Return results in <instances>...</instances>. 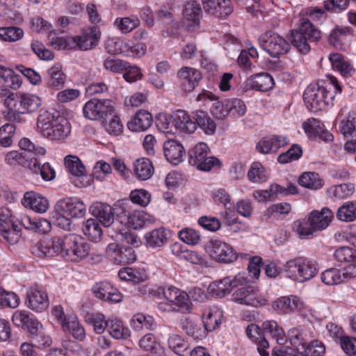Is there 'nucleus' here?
I'll use <instances>...</instances> for the list:
<instances>
[{
	"label": "nucleus",
	"mask_w": 356,
	"mask_h": 356,
	"mask_svg": "<svg viewBox=\"0 0 356 356\" xmlns=\"http://www.w3.org/2000/svg\"><path fill=\"white\" fill-rule=\"evenodd\" d=\"M289 143V139L283 136H272L263 138L257 144V149L262 154L277 152Z\"/></svg>",
	"instance_id": "nucleus-25"
},
{
	"label": "nucleus",
	"mask_w": 356,
	"mask_h": 356,
	"mask_svg": "<svg viewBox=\"0 0 356 356\" xmlns=\"http://www.w3.org/2000/svg\"><path fill=\"white\" fill-rule=\"evenodd\" d=\"M321 32L306 17L300 19L298 30L291 31V42L298 51L307 54L311 49L309 43L318 41Z\"/></svg>",
	"instance_id": "nucleus-4"
},
{
	"label": "nucleus",
	"mask_w": 356,
	"mask_h": 356,
	"mask_svg": "<svg viewBox=\"0 0 356 356\" xmlns=\"http://www.w3.org/2000/svg\"><path fill=\"white\" fill-rule=\"evenodd\" d=\"M19 146L22 152L11 151L6 154L5 161L8 165H19L29 169L35 156H43L46 153L44 147L36 146L26 138L19 140Z\"/></svg>",
	"instance_id": "nucleus-5"
},
{
	"label": "nucleus",
	"mask_w": 356,
	"mask_h": 356,
	"mask_svg": "<svg viewBox=\"0 0 356 356\" xmlns=\"http://www.w3.org/2000/svg\"><path fill=\"white\" fill-rule=\"evenodd\" d=\"M108 330L116 339H126L130 335V330L124 327L122 321L117 318L108 319Z\"/></svg>",
	"instance_id": "nucleus-48"
},
{
	"label": "nucleus",
	"mask_w": 356,
	"mask_h": 356,
	"mask_svg": "<svg viewBox=\"0 0 356 356\" xmlns=\"http://www.w3.org/2000/svg\"><path fill=\"white\" fill-rule=\"evenodd\" d=\"M174 126L184 133H193L196 130L195 123L188 113L182 110L177 111L173 115Z\"/></svg>",
	"instance_id": "nucleus-34"
},
{
	"label": "nucleus",
	"mask_w": 356,
	"mask_h": 356,
	"mask_svg": "<svg viewBox=\"0 0 356 356\" xmlns=\"http://www.w3.org/2000/svg\"><path fill=\"white\" fill-rule=\"evenodd\" d=\"M302 305L300 299L296 296H282L275 300L273 308L280 314H290L296 311Z\"/></svg>",
	"instance_id": "nucleus-29"
},
{
	"label": "nucleus",
	"mask_w": 356,
	"mask_h": 356,
	"mask_svg": "<svg viewBox=\"0 0 356 356\" xmlns=\"http://www.w3.org/2000/svg\"><path fill=\"white\" fill-rule=\"evenodd\" d=\"M65 165L68 171L76 177H81L85 175V166L79 157L68 155L65 158Z\"/></svg>",
	"instance_id": "nucleus-55"
},
{
	"label": "nucleus",
	"mask_w": 356,
	"mask_h": 356,
	"mask_svg": "<svg viewBox=\"0 0 356 356\" xmlns=\"http://www.w3.org/2000/svg\"><path fill=\"white\" fill-rule=\"evenodd\" d=\"M229 284H230L229 277H225L221 280L216 281L210 284L208 287V291L214 297L223 298L231 291V288H229Z\"/></svg>",
	"instance_id": "nucleus-54"
},
{
	"label": "nucleus",
	"mask_w": 356,
	"mask_h": 356,
	"mask_svg": "<svg viewBox=\"0 0 356 356\" xmlns=\"http://www.w3.org/2000/svg\"><path fill=\"white\" fill-rule=\"evenodd\" d=\"M37 127L40 133L50 140H63L71 133L69 120L58 113H41L38 117Z\"/></svg>",
	"instance_id": "nucleus-2"
},
{
	"label": "nucleus",
	"mask_w": 356,
	"mask_h": 356,
	"mask_svg": "<svg viewBox=\"0 0 356 356\" xmlns=\"http://www.w3.org/2000/svg\"><path fill=\"white\" fill-rule=\"evenodd\" d=\"M209 147L204 143H200L188 151V163L199 170L209 171L213 167L220 168V161L214 156H208Z\"/></svg>",
	"instance_id": "nucleus-8"
},
{
	"label": "nucleus",
	"mask_w": 356,
	"mask_h": 356,
	"mask_svg": "<svg viewBox=\"0 0 356 356\" xmlns=\"http://www.w3.org/2000/svg\"><path fill=\"white\" fill-rule=\"evenodd\" d=\"M63 328L78 340L82 341L86 337L85 330L76 317H69L67 321L63 323Z\"/></svg>",
	"instance_id": "nucleus-51"
},
{
	"label": "nucleus",
	"mask_w": 356,
	"mask_h": 356,
	"mask_svg": "<svg viewBox=\"0 0 356 356\" xmlns=\"http://www.w3.org/2000/svg\"><path fill=\"white\" fill-rule=\"evenodd\" d=\"M301 356H324L325 346L324 343L317 339H312L306 346L298 348Z\"/></svg>",
	"instance_id": "nucleus-42"
},
{
	"label": "nucleus",
	"mask_w": 356,
	"mask_h": 356,
	"mask_svg": "<svg viewBox=\"0 0 356 356\" xmlns=\"http://www.w3.org/2000/svg\"><path fill=\"white\" fill-rule=\"evenodd\" d=\"M55 205L60 213L72 218H83L86 213V206L77 198H64L58 200Z\"/></svg>",
	"instance_id": "nucleus-16"
},
{
	"label": "nucleus",
	"mask_w": 356,
	"mask_h": 356,
	"mask_svg": "<svg viewBox=\"0 0 356 356\" xmlns=\"http://www.w3.org/2000/svg\"><path fill=\"white\" fill-rule=\"evenodd\" d=\"M163 152L166 159L173 165H178L183 161L185 149L182 145L174 140H169L163 144Z\"/></svg>",
	"instance_id": "nucleus-27"
},
{
	"label": "nucleus",
	"mask_w": 356,
	"mask_h": 356,
	"mask_svg": "<svg viewBox=\"0 0 356 356\" xmlns=\"http://www.w3.org/2000/svg\"><path fill=\"white\" fill-rule=\"evenodd\" d=\"M4 104L8 111L4 112L5 118L10 122H25L24 115L36 111L41 105V99L31 94L12 92L8 95Z\"/></svg>",
	"instance_id": "nucleus-1"
},
{
	"label": "nucleus",
	"mask_w": 356,
	"mask_h": 356,
	"mask_svg": "<svg viewBox=\"0 0 356 356\" xmlns=\"http://www.w3.org/2000/svg\"><path fill=\"white\" fill-rule=\"evenodd\" d=\"M0 82L6 87L17 89L22 84V81L18 74L10 69L0 65Z\"/></svg>",
	"instance_id": "nucleus-41"
},
{
	"label": "nucleus",
	"mask_w": 356,
	"mask_h": 356,
	"mask_svg": "<svg viewBox=\"0 0 356 356\" xmlns=\"http://www.w3.org/2000/svg\"><path fill=\"white\" fill-rule=\"evenodd\" d=\"M140 347L149 352L153 356H165V350L161 344L156 342L153 334H145L139 341Z\"/></svg>",
	"instance_id": "nucleus-37"
},
{
	"label": "nucleus",
	"mask_w": 356,
	"mask_h": 356,
	"mask_svg": "<svg viewBox=\"0 0 356 356\" xmlns=\"http://www.w3.org/2000/svg\"><path fill=\"white\" fill-rule=\"evenodd\" d=\"M193 118L196 127L199 126L208 135H212L215 133L216 124L206 112L197 111L193 113Z\"/></svg>",
	"instance_id": "nucleus-38"
},
{
	"label": "nucleus",
	"mask_w": 356,
	"mask_h": 356,
	"mask_svg": "<svg viewBox=\"0 0 356 356\" xmlns=\"http://www.w3.org/2000/svg\"><path fill=\"white\" fill-rule=\"evenodd\" d=\"M282 270L286 277L301 283L312 279L316 275L315 265L303 257L287 261Z\"/></svg>",
	"instance_id": "nucleus-6"
},
{
	"label": "nucleus",
	"mask_w": 356,
	"mask_h": 356,
	"mask_svg": "<svg viewBox=\"0 0 356 356\" xmlns=\"http://www.w3.org/2000/svg\"><path fill=\"white\" fill-rule=\"evenodd\" d=\"M89 211L106 227H110L114 222L113 209L108 204L95 202L90 207Z\"/></svg>",
	"instance_id": "nucleus-22"
},
{
	"label": "nucleus",
	"mask_w": 356,
	"mask_h": 356,
	"mask_svg": "<svg viewBox=\"0 0 356 356\" xmlns=\"http://www.w3.org/2000/svg\"><path fill=\"white\" fill-rule=\"evenodd\" d=\"M315 333V330L312 326H300L290 329L288 332V337L291 344L298 349L300 347L306 346L314 339Z\"/></svg>",
	"instance_id": "nucleus-21"
},
{
	"label": "nucleus",
	"mask_w": 356,
	"mask_h": 356,
	"mask_svg": "<svg viewBox=\"0 0 356 356\" xmlns=\"http://www.w3.org/2000/svg\"><path fill=\"white\" fill-rule=\"evenodd\" d=\"M0 232L3 238L10 244L17 243L22 236V228L16 222L7 228H1Z\"/></svg>",
	"instance_id": "nucleus-61"
},
{
	"label": "nucleus",
	"mask_w": 356,
	"mask_h": 356,
	"mask_svg": "<svg viewBox=\"0 0 356 356\" xmlns=\"http://www.w3.org/2000/svg\"><path fill=\"white\" fill-rule=\"evenodd\" d=\"M201 72L193 67L184 66L177 73V79L180 87L185 92H191L199 85L202 79Z\"/></svg>",
	"instance_id": "nucleus-15"
},
{
	"label": "nucleus",
	"mask_w": 356,
	"mask_h": 356,
	"mask_svg": "<svg viewBox=\"0 0 356 356\" xmlns=\"http://www.w3.org/2000/svg\"><path fill=\"white\" fill-rule=\"evenodd\" d=\"M333 256L340 263H356V250L348 246L339 247L334 251Z\"/></svg>",
	"instance_id": "nucleus-60"
},
{
	"label": "nucleus",
	"mask_w": 356,
	"mask_h": 356,
	"mask_svg": "<svg viewBox=\"0 0 356 356\" xmlns=\"http://www.w3.org/2000/svg\"><path fill=\"white\" fill-rule=\"evenodd\" d=\"M63 258L70 261L79 262L90 253V245L79 236L70 234L64 236Z\"/></svg>",
	"instance_id": "nucleus-7"
},
{
	"label": "nucleus",
	"mask_w": 356,
	"mask_h": 356,
	"mask_svg": "<svg viewBox=\"0 0 356 356\" xmlns=\"http://www.w3.org/2000/svg\"><path fill=\"white\" fill-rule=\"evenodd\" d=\"M232 300L238 304L255 307L267 304V299L256 287L250 285L237 289L232 294Z\"/></svg>",
	"instance_id": "nucleus-12"
},
{
	"label": "nucleus",
	"mask_w": 356,
	"mask_h": 356,
	"mask_svg": "<svg viewBox=\"0 0 356 356\" xmlns=\"http://www.w3.org/2000/svg\"><path fill=\"white\" fill-rule=\"evenodd\" d=\"M339 131L345 138L356 137V112H350L346 118L340 122Z\"/></svg>",
	"instance_id": "nucleus-47"
},
{
	"label": "nucleus",
	"mask_w": 356,
	"mask_h": 356,
	"mask_svg": "<svg viewBox=\"0 0 356 356\" xmlns=\"http://www.w3.org/2000/svg\"><path fill=\"white\" fill-rule=\"evenodd\" d=\"M24 32L22 29L10 26L0 27V40L7 42H15L23 38Z\"/></svg>",
	"instance_id": "nucleus-49"
},
{
	"label": "nucleus",
	"mask_w": 356,
	"mask_h": 356,
	"mask_svg": "<svg viewBox=\"0 0 356 356\" xmlns=\"http://www.w3.org/2000/svg\"><path fill=\"white\" fill-rule=\"evenodd\" d=\"M102 122L105 123V129L109 134L119 136L122 133L123 125L120 118L115 114L114 109L113 114L107 119V121Z\"/></svg>",
	"instance_id": "nucleus-62"
},
{
	"label": "nucleus",
	"mask_w": 356,
	"mask_h": 356,
	"mask_svg": "<svg viewBox=\"0 0 356 356\" xmlns=\"http://www.w3.org/2000/svg\"><path fill=\"white\" fill-rule=\"evenodd\" d=\"M133 170L138 179L145 181L149 179L153 175L154 170L149 159L141 158L135 161Z\"/></svg>",
	"instance_id": "nucleus-36"
},
{
	"label": "nucleus",
	"mask_w": 356,
	"mask_h": 356,
	"mask_svg": "<svg viewBox=\"0 0 356 356\" xmlns=\"http://www.w3.org/2000/svg\"><path fill=\"white\" fill-rule=\"evenodd\" d=\"M155 222V218L144 211H134L127 215L129 227L137 229Z\"/></svg>",
	"instance_id": "nucleus-33"
},
{
	"label": "nucleus",
	"mask_w": 356,
	"mask_h": 356,
	"mask_svg": "<svg viewBox=\"0 0 356 356\" xmlns=\"http://www.w3.org/2000/svg\"><path fill=\"white\" fill-rule=\"evenodd\" d=\"M101 32L96 26L85 29L80 35L74 36V49L87 51L95 48L99 43Z\"/></svg>",
	"instance_id": "nucleus-18"
},
{
	"label": "nucleus",
	"mask_w": 356,
	"mask_h": 356,
	"mask_svg": "<svg viewBox=\"0 0 356 356\" xmlns=\"http://www.w3.org/2000/svg\"><path fill=\"white\" fill-rule=\"evenodd\" d=\"M152 124V116L147 111H138L134 117L127 123L128 129L131 131H144Z\"/></svg>",
	"instance_id": "nucleus-31"
},
{
	"label": "nucleus",
	"mask_w": 356,
	"mask_h": 356,
	"mask_svg": "<svg viewBox=\"0 0 356 356\" xmlns=\"http://www.w3.org/2000/svg\"><path fill=\"white\" fill-rule=\"evenodd\" d=\"M325 94L324 87L309 86L303 94V99L308 109L312 112L321 110L325 106Z\"/></svg>",
	"instance_id": "nucleus-19"
},
{
	"label": "nucleus",
	"mask_w": 356,
	"mask_h": 356,
	"mask_svg": "<svg viewBox=\"0 0 356 356\" xmlns=\"http://www.w3.org/2000/svg\"><path fill=\"white\" fill-rule=\"evenodd\" d=\"M168 343L170 349L179 356H186L188 353L189 343L179 334H171Z\"/></svg>",
	"instance_id": "nucleus-46"
},
{
	"label": "nucleus",
	"mask_w": 356,
	"mask_h": 356,
	"mask_svg": "<svg viewBox=\"0 0 356 356\" xmlns=\"http://www.w3.org/2000/svg\"><path fill=\"white\" fill-rule=\"evenodd\" d=\"M86 322L92 326L97 334L103 333L108 325V320H106L105 316L100 313L88 316L86 318Z\"/></svg>",
	"instance_id": "nucleus-56"
},
{
	"label": "nucleus",
	"mask_w": 356,
	"mask_h": 356,
	"mask_svg": "<svg viewBox=\"0 0 356 356\" xmlns=\"http://www.w3.org/2000/svg\"><path fill=\"white\" fill-rule=\"evenodd\" d=\"M31 340L39 348H45L49 347L52 343V339L47 333L41 323L36 326L33 332H30Z\"/></svg>",
	"instance_id": "nucleus-40"
},
{
	"label": "nucleus",
	"mask_w": 356,
	"mask_h": 356,
	"mask_svg": "<svg viewBox=\"0 0 356 356\" xmlns=\"http://www.w3.org/2000/svg\"><path fill=\"white\" fill-rule=\"evenodd\" d=\"M12 321L15 325L33 332V330L38 326L39 321L34 316L26 310H17L12 316Z\"/></svg>",
	"instance_id": "nucleus-30"
},
{
	"label": "nucleus",
	"mask_w": 356,
	"mask_h": 356,
	"mask_svg": "<svg viewBox=\"0 0 356 356\" xmlns=\"http://www.w3.org/2000/svg\"><path fill=\"white\" fill-rule=\"evenodd\" d=\"M302 128L310 138L318 137L325 142L333 140V135L325 129L323 123L318 119L309 118L302 124Z\"/></svg>",
	"instance_id": "nucleus-20"
},
{
	"label": "nucleus",
	"mask_w": 356,
	"mask_h": 356,
	"mask_svg": "<svg viewBox=\"0 0 356 356\" xmlns=\"http://www.w3.org/2000/svg\"><path fill=\"white\" fill-rule=\"evenodd\" d=\"M64 237H53L31 247V252L39 258H51L64 253Z\"/></svg>",
	"instance_id": "nucleus-13"
},
{
	"label": "nucleus",
	"mask_w": 356,
	"mask_h": 356,
	"mask_svg": "<svg viewBox=\"0 0 356 356\" xmlns=\"http://www.w3.org/2000/svg\"><path fill=\"white\" fill-rule=\"evenodd\" d=\"M207 252L217 262L229 264L238 258L232 245L219 239H211L207 245Z\"/></svg>",
	"instance_id": "nucleus-11"
},
{
	"label": "nucleus",
	"mask_w": 356,
	"mask_h": 356,
	"mask_svg": "<svg viewBox=\"0 0 356 356\" xmlns=\"http://www.w3.org/2000/svg\"><path fill=\"white\" fill-rule=\"evenodd\" d=\"M258 40L260 47L273 58L286 54L290 49L288 42L273 31H266Z\"/></svg>",
	"instance_id": "nucleus-9"
},
{
	"label": "nucleus",
	"mask_w": 356,
	"mask_h": 356,
	"mask_svg": "<svg viewBox=\"0 0 356 356\" xmlns=\"http://www.w3.org/2000/svg\"><path fill=\"white\" fill-rule=\"evenodd\" d=\"M171 236L172 233L168 229L163 227L154 229L145 234L146 245L152 248L163 247L168 243Z\"/></svg>",
	"instance_id": "nucleus-28"
},
{
	"label": "nucleus",
	"mask_w": 356,
	"mask_h": 356,
	"mask_svg": "<svg viewBox=\"0 0 356 356\" xmlns=\"http://www.w3.org/2000/svg\"><path fill=\"white\" fill-rule=\"evenodd\" d=\"M248 337L252 339L257 345V350L261 356H269L266 350L268 348V341L262 337L261 328L256 324L252 323L246 328Z\"/></svg>",
	"instance_id": "nucleus-35"
},
{
	"label": "nucleus",
	"mask_w": 356,
	"mask_h": 356,
	"mask_svg": "<svg viewBox=\"0 0 356 356\" xmlns=\"http://www.w3.org/2000/svg\"><path fill=\"white\" fill-rule=\"evenodd\" d=\"M106 253L110 259L118 265H127L136 260L134 250L131 248H121L118 243H109Z\"/></svg>",
	"instance_id": "nucleus-17"
},
{
	"label": "nucleus",
	"mask_w": 356,
	"mask_h": 356,
	"mask_svg": "<svg viewBox=\"0 0 356 356\" xmlns=\"http://www.w3.org/2000/svg\"><path fill=\"white\" fill-rule=\"evenodd\" d=\"M354 186L351 184H343L330 187L327 190L329 196L334 197L339 199H343L349 197L354 192Z\"/></svg>",
	"instance_id": "nucleus-57"
},
{
	"label": "nucleus",
	"mask_w": 356,
	"mask_h": 356,
	"mask_svg": "<svg viewBox=\"0 0 356 356\" xmlns=\"http://www.w3.org/2000/svg\"><path fill=\"white\" fill-rule=\"evenodd\" d=\"M329 60L333 69L339 71L343 76H350L354 71L351 65L348 61H346L340 54H330Z\"/></svg>",
	"instance_id": "nucleus-45"
},
{
	"label": "nucleus",
	"mask_w": 356,
	"mask_h": 356,
	"mask_svg": "<svg viewBox=\"0 0 356 356\" xmlns=\"http://www.w3.org/2000/svg\"><path fill=\"white\" fill-rule=\"evenodd\" d=\"M321 280L326 285H336L342 282L343 279V274L342 270L332 268L325 270L321 274Z\"/></svg>",
	"instance_id": "nucleus-59"
},
{
	"label": "nucleus",
	"mask_w": 356,
	"mask_h": 356,
	"mask_svg": "<svg viewBox=\"0 0 356 356\" xmlns=\"http://www.w3.org/2000/svg\"><path fill=\"white\" fill-rule=\"evenodd\" d=\"M293 229L300 237L302 238H310L316 232L311 225V222L307 220H296L293 224Z\"/></svg>",
	"instance_id": "nucleus-64"
},
{
	"label": "nucleus",
	"mask_w": 356,
	"mask_h": 356,
	"mask_svg": "<svg viewBox=\"0 0 356 356\" xmlns=\"http://www.w3.org/2000/svg\"><path fill=\"white\" fill-rule=\"evenodd\" d=\"M114 24L123 33H127L140 25V20L137 17H118L115 20Z\"/></svg>",
	"instance_id": "nucleus-58"
},
{
	"label": "nucleus",
	"mask_w": 356,
	"mask_h": 356,
	"mask_svg": "<svg viewBox=\"0 0 356 356\" xmlns=\"http://www.w3.org/2000/svg\"><path fill=\"white\" fill-rule=\"evenodd\" d=\"M82 231L92 241L99 239L102 235V229L97 219L90 218L83 222Z\"/></svg>",
	"instance_id": "nucleus-50"
},
{
	"label": "nucleus",
	"mask_w": 356,
	"mask_h": 356,
	"mask_svg": "<svg viewBox=\"0 0 356 356\" xmlns=\"http://www.w3.org/2000/svg\"><path fill=\"white\" fill-rule=\"evenodd\" d=\"M246 90L266 92L274 86V80L268 73H261L246 79L244 83Z\"/></svg>",
	"instance_id": "nucleus-24"
},
{
	"label": "nucleus",
	"mask_w": 356,
	"mask_h": 356,
	"mask_svg": "<svg viewBox=\"0 0 356 356\" xmlns=\"http://www.w3.org/2000/svg\"><path fill=\"white\" fill-rule=\"evenodd\" d=\"M113 107L111 100L92 99L85 104L83 113L86 118L91 120L107 121L113 113Z\"/></svg>",
	"instance_id": "nucleus-10"
},
{
	"label": "nucleus",
	"mask_w": 356,
	"mask_h": 356,
	"mask_svg": "<svg viewBox=\"0 0 356 356\" xmlns=\"http://www.w3.org/2000/svg\"><path fill=\"white\" fill-rule=\"evenodd\" d=\"M337 218L343 222H353L356 220V202H347L337 210Z\"/></svg>",
	"instance_id": "nucleus-53"
},
{
	"label": "nucleus",
	"mask_w": 356,
	"mask_h": 356,
	"mask_svg": "<svg viewBox=\"0 0 356 356\" xmlns=\"http://www.w3.org/2000/svg\"><path fill=\"white\" fill-rule=\"evenodd\" d=\"M22 203L25 207L40 213H45L49 207L48 200L33 191L26 192L24 195Z\"/></svg>",
	"instance_id": "nucleus-23"
},
{
	"label": "nucleus",
	"mask_w": 356,
	"mask_h": 356,
	"mask_svg": "<svg viewBox=\"0 0 356 356\" xmlns=\"http://www.w3.org/2000/svg\"><path fill=\"white\" fill-rule=\"evenodd\" d=\"M298 183L300 186L312 190H318L323 185L319 175L314 172H303L299 177Z\"/></svg>",
	"instance_id": "nucleus-43"
},
{
	"label": "nucleus",
	"mask_w": 356,
	"mask_h": 356,
	"mask_svg": "<svg viewBox=\"0 0 356 356\" xmlns=\"http://www.w3.org/2000/svg\"><path fill=\"white\" fill-rule=\"evenodd\" d=\"M302 155L301 147L293 144L286 152L279 155L277 161L280 163H287L298 160Z\"/></svg>",
	"instance_id": "nucleus-63"
},
{
	"label": "nucleus",
	"mask_w": 356,
	"mask_h": 356,
	"mask_svg": "<svg viewBox=\"0 0 356 356\" xmlns=\"http://www.w3.org/2000/svg\"><path fill=\"white\" fill-rule=\"evenodd\" d=\"M159 296L162 295L164 300L158 303V308L163 312L190 313L192 310L189 296L184 291L170 286L159 288L157 290Z\"/></svg>",
	"instance_id": "nucleus-3"
},
{
	"label": "nucleus",
	"mask_w": 356,
	"mask_h": 356,
	"mask_svg": "<svg viewBox=\"0 0 356 356\" xmlns=\"http://www.w3.org/2000/svg\"><path fill=\"white\" fill-rule=\"evenodd\" d=\"M262 330L275 339L278 344L283 345L286 341V334L277 323L275 321H266L262 323Z\"/></svg>",
	"instance_id": "nucleus-39"
},
{
	"label": "nucleus",
	"mask_w": 356,
	"mask_h": 356,
	"mask_svg": "<svg viewBox=\"0 0 356 356\" xmlns=\"http://www.w3.org/2000/svg\"><path fill=\"white\" fill-rule=\"evenodd\" d=\"M25 304L28 308L35 312H42L49 306L47 292L41 286L35 284L26 290Z\"/></svg>",
	"instance_id": "nucleus-14"
},
{
	"label": "nucleus",
	"mask_w": 356,
	"mask_h": 356,
	"mask_svg": "<svg viewBox=\"0 0 356 356\" xmlns=\"http://www.w3.org/2000/svg\"><path fill=\"white\" fill-rule=\"evenodd\" d=\"M48 79L47 86L54 89L62 88L66 81V76L62 70L58 66H53L47 72Z\"/></svg>",
	"instance_id": "nucleus-44"
},
{
	"label": "nucleus",
	"mask_w": 356,
	"mask_h": 356,
	"mask_svg": "<svg viewBox=\"0 0 356 356\" xmlns=\"http://www.w3.org/2000/svg\"><path fill=\"white\" fill-rule=\"evenodd\" d=\"M334 217L333 212L328 208L325 207L321 211H313L309 216V220L313 229L320 232L327 228Z\"/></svg>",
	"instance_id": "nucleus-26"
},
{
	"label": "nucleus",
	"mask_w": 356,
	"mask_h": 356,
	"mask_svg": "<svg viewBox=\"0 0 356 356\" xmlns=\"http://www.w3.org/2000/svg\"><path fill=\"white\" fill-rule=\"evenodd\" d=\"M222 311L213 306L205 309L202 314V321L204 328L208 332L215 330L221 323Z\"/></svg>",
	"instance_id": "nucleus-32"
},
{
	"label": "nucleus",
	"mask_w": 356,
	"mask_h": 356,
	"mask_svg": "<svg viewBox=\"0 0 356 356\" xmlns=\"http://www.w3.org/2000/svg\"><path fill=\"white\" fill-rule=\"evenodd\" d=\"M38 156L32 161L31 168H29L34 174H40L41 177L46 181H50L54 177V170L48 163H44L42 165L38 161Z\"/></svg>",
	"instance_id": "nucleus-52"
}]
</instances>
